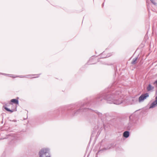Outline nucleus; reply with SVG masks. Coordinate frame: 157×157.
Returning <instances> with one entry per match:
<instances>
[{
  "mask_svg": "<svg viewBox=\"0 0 157 157\" xmlns=\"http://www.w3.org/2000/svg\"><path fill=\"white\" fill-rule=\"evenodd\" d=\"M138 59V57H136L134 59H133L132 62L131 63L132 64H135L136 63V61Z\"/></svg>",
  "mask_w": 157,
  "mask_h": 157,
  "instance_id": "nucleus-11",
  "label": "nucleus"
},
{
  "mask_svg": "<svg viewBox=\"0 0 157 157\" xmlns=\"http://www.w3.org/2000/svg\"><path fill=\"white\" fill-rule=\"evenodd\" d=\"M109 56H107L106 57H102V58H106V57H109Z\"/></svg>",
  "mask_w": 157,
  "mask_h": 157,
  "instance_id": "nucleus-17",
  "label": "nucleus"
},
{
  "mask_svg": "<svg viewBox=\"0 0 157 157\" xmlns=\"http://www.w3.org/2000/svg\"><path fill=\"white\" fill-rule=\"evenodd\" d=\"M154 87L152 86L151 84H149L148 86L147 87V91H149L154 89Z\"/></svg>",
  "mask_w": 157,
  "mask_h": 157,
  "instance_id": "nucleus-8",
  "label": "nucleus"
},
{
  "mask_svg": "<svg viewBox=\"0 0 157 157\" xmlns=\"http://www.w3.org/2000/svg\"><path fill=\"white\" fill-rule=\"evenodd\" d=\"M86 110L87 111H92V110H91L89 108L83 109L82 108V107H81V109L79 110H78L77 112L78 113H79L80 111H86Z\"/></svg>",
  "mask_w": 157,
  "mask_h": 157,
  "instance_id": "nucleus-6",
  "label": "nucleus"
},
{
  "mask_svg": "<svg viewBox=\"0 0 157 157\" xmlns=\"http://www.w3.org/2000/svg\"><path fill=\"white\" fill-rule=\"evenodd\" d=\"M157 106V96L155 98V100L152 102L151 104L149 109H152Z\"/></svg>",
  "mask_w": 157,
  "mask_h": 157,
  "instance_id": "nucleus-5",
  "label": "nucleus"
},
{
  "mask_svg": "<svg viewBox=\"0 0 157 157\" xmlns=\"http://www.w3.org/2000/svg\"><path fill=\"white\" fill-rule=\"evenodd\" d=\"M104 6V3H103L102 5V6Z\"/></svg>",
  "mask_w": 157,
  "mask_h": 157,
  "instance_id": "nucleus-18",
  "label": "nucleus"
},
{
  "mask_svg": "<svg viewBox=\"0 0 157 157\" xmlns=\"http://www.w3.org/2000/svg\"><path fill=\"white\" fill-rule=\"evenodd\" d=\"M4 108L5 109L7 110L8 111L10 112L11 113H12L14 111H17V107H16L15 109H8L6 107H4Z\"/></svg>",
  "mask_w": 157,
  "mask_h": 157,
  "instance_id": "nucleus-9",
  "label": "nucleus"
},
{
  "mask_svg": "<svg viewBox=\"0 0 157 157\" xmlns=\"http://www.w3.org/2000/svg\"><path fill=\"white\" fill-rule=\"evenodd\" d=\"M95 112L98 115L99 117H101L102 115L101 113L98 112L97 111H96Z\"/></svg>",
  "mask_w": 157,
  "mask_h": 157,
  "instance_id": "nucleus-12",
  "label": "nucleus"
},
{
  "mask_svg": "<svg viewBox=\"0 0 157 157\" xmlns=\"http://www.w3.org/2000/svg\"><path fill=\"white\" fill-rule=\"evenodd\" d=\"M129 133L128 131H125L123 134V136L125 138H127L129 136Z\"/></svg>",
  "mask_w": 157,
  "mask_h": 157,
  "instance_id": "nucleus-7",
  "label": "nucleus"
},
{
  "mask_svg": "<svg viewBox=\"0 0 157 157\" xmlns=\"http://www.w3.org/2000/svg\"><path fill=\"white\" fill-rule=\"evenodd\" d=\"M10 102H11L13 103L16 104H19V101L17 99H11L10 100Z\"/></svg>",
  "mask_w": 157,
  "mask_h": 157,
  "instance_id": "nucleus-10",
  "label": "nucleus"
},
{
  "mask_svg": "<svg viewBox=\"0 0 157 157\" xmlns=\"http://www.w3.org/2000/svg\"><path fill=\"white\" fill-rule=\"evenodd\" d=\"M39 157H51L50 154V149L48 148H42L39 152Z\"/></svg>",
  "mask_w": 157,
  "mask_h": 157,
  "instance_id": "nucleus-2",
  "label": "nucleus"
},
{
  "mask_svg": "<svg viewBox=\"0 0 157 157\" xmlns=\"http://www.w3.org/2000/svg\"><path fill=\"white\" fill-rule=\"evenodd\" d=\"M92 58H91L90 59L88 63H89V64H92V63H90V62Z\"/></svg>",
  "mask_w": 157,
  "mask_h": 157,
  "instance_id": "nucleus-15",
  "label": "nucleus"
},
{
  "mask_svg": "<svg viewBox=\"0 0 157 157\" xmlns=\"http://www.w3.org/2000/svg\"><path fill=\"white\" fill-rule=\"evenodd\" d=\"M111 147V146H110L109 147H107V148H103V149H101V150H100V151H103V150H107V149H109Z\"/></svg>",
  "mask_w": 157,
  "mask_h": 157,
  "instance_id": "nucleus-13",
  "label": "nucleus"
},
{
  "mask_svg": "<svg viewBox=\"0 0 157 157\" xmlns=\"http://www.w3.org/2000/svg\"><path fill=\"white\" fill-rule=\"evenodd\" d=\"M1 74H2V75H7V76H9L12 77H13V78H16V77H20V78L28 77V78H34V77H31V76H33V75H29L27 76L28 77L24 76H23L22 75H21V76H16L15 77H12V76H11V75H11L3 73H1ZM38 77V76L36 77H35V78H37V77Z\"/></svg>",
  "mask_w": 157,
  "mask_h": 157,
  "instance_id": "nucleus-4",
  "label": "nucleus"
},
{
  "mask_svg": "<svg viewBox=\"0 0 157 157\" xmlns=\"http://www.w3.org/2000/svg\"><path fill=\"white\" fill-rule=\"evenodd\" d=\"M149 97V94L147 93H146L142 94L139 98V101L141 102L143 101L145 99H146L147 97Z\"/></svg>",
  "mask_w": 157,
  "mask_h": 157,
  "instance_id": "nucleus-3",
  "label": "nucleus"
},
{
  "mask_svg": "<svg viewBox=\"0 0 157 157\" xmlns=\"http://www.w3.org/2000/svg\"><path fill=\"white\" fill-rule=\"evenodd\" d=\"M155 83H156L157 85V80L154 82V84H155Z\"/></svg>",
  "mask_w": 157,
  "mask_h": 157,
  "instance_id": "nucleus-16",
  "label": "nucleus"
},
{
  "mask_svg": "<svg viewBox=\"0 0 157 157\" xmlns=\"http://www.w3.org/2000/svg\"><path fill=\"white\" fill-rule=\"evenodd\" d=\"M151 2L154 5H156V3L155 2V0H150Z\"/></svg>",
  "mask_w": 157,
  "mask_h": 157,
  "instance_id": "nucleus-14",
  "label": "nucleus"
},
{
  "mask_svg": "<svg viewBox=\"0 0 157 157\" xmlns=\"http://www.w3.org/2000/svg\"><path fill=\"white\" fill-rule=\"evenodd\" d=\"M131 116H130V117H129V118H131Z\"/></svg>",
  "mask_w": 157,
  "mask_h": 157,
  "instance_id": "nucleus-19",
  "label": "nucleus"
},
{
  "mask_svg": "<svg viewBox=\"0 0 157 157\" xmlns=\"http://www.w3.org/2000/svg\"><path fill=\"white\" fill-rule=\"evenodd\" d=\"M123 96H121V92L120 91H117L116 93L112 94H108L104 95L101 94L98 96V101L99 100H102V98L106 100L109 103H113L116 105L121 104L123 101Z\"/></svg>",
  "mask_w": 157,
  "mask_h": 157,
  "instance_id": "nucleus-1",
  "label": "nucleus"
}]
</instances>
